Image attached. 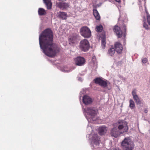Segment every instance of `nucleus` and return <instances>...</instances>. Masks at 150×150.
I'll list each match as a JSON object with an SVG mask.
<instances>
[{
	"label": "nucleus",
	"instance_id": "1",
	"mask_svg": "<svg viewBox=\"0 0 150 150\" xmlns=\"http://www.w3.org/2000/svg\"><path fill=\"white\" fill-rule=\"evenodd\" d=\"M39 42L43 52L50 57L54 56L59 50L56 45L53 43L52 33L49 29L45 30L40 35Z\"/></svg>",
	"mask_w": 150,
	"mask_h": 150
},
{
	"label": "nucleus",
	"instance_id": "2",
	"mask_svg": "<svg viewBox=\"0 0 150 150\" xmlns=\"http://www.w3.org/2000/svg\"><path fill=\"white\" fill-rule=\"evenodd\" d=\"M128 129L127 123L123 120H119L114 125V127L110 131L111 135L115 137H119L120 135L127 131Z\"/></svg>",
	"mask_w": 150,
	"mask_h": 150
},
{
	"label": "nucleus",
	"instance_id": "3",
	"mask_svg": "<svg viewBox=\"0 0 150 150\" xmlns=\"http://www.w3.org/2000/svg\"><path fill=\"white\" fill-rule=\"evenodd\" d=\"M84 114L88 122L93 123L100 122L99 118L97 116L98 110L95 108L88 107L84 110Z\"/></svg>",
	"mask_w": 150,
	"mask_h": 150
},
{
	"label": "nucleus",
	"instance_id": "4",
	"mask_svg": "<svg viewBox=\"0 0 150 150\" xmlns=\"http://www.w3.org/2000/svg\"><path fill=\"white\" fill-rule=\"evenodd\" d=\"M121 146L123 150H132L134 145L131 138L127 137L125 138L122 141Z\"/></svg>",
	"mask_w": 150,
	"mask_h": 150
},
{
	"label": "nucleus",
	"instance_id": "5",
	"mask_svg": "<svg viewBox=\"0 0 150 150\" xmlns=\"http://www.w3.org/2000/svg\"><path fill=\"white\" fill-rule=\"evenodd\" d=\"M89 140L91 143L93 145V148H95L94 150H97L96 148H98L100 143V138L97 134H94L92 132V134L89 136Z\"/></svg>",
	"mask_w": 150,
	"mask_h": 150
},
{
	"label": "nucleus",
	"instance_id": "6",
	"mask_svg": "<svg viewBox=\"0 0 150 150\" xmlns=\"http://www.w3.org/2000/svg\"><path fill=\"white\" fill-rule=\"evenodd\" d=\"M79 47L80 50L84 52H86L90 48V44L88 41L86 39H84L81 41Z\"/></svg>",
	"mask_w": 150,
	"mask_h": 150
},
{
	"label": "nucleus",
	"instance_id": "7",
	"mask_svg": "<svg viewBox=\"0 0 150 150\" xmlns=\"http://www.w3.org/2000/svg\"><path fill=\"white\" fill-rule=\"evenodd\" d=\"M80 33L82 36L86 38H89L91 35L90 30L86 26H83L80 29Z\"/></svg>",
	"mask_w": 150,
	"mask_h": 150
},
{
	"label": "nucleus",
	"instance_id": "8",
	"mask_svg": "<svg viewBox=\"0 0 150 150\" xmlns=\"http://www.w3.org/2000/svg\"><path fill=\"white\" fill-rule=\"evenodd\" d=\"M95 82L97 84H99L100 85L104 88L110 89V83L107 81L103 80L100 78H97L95 79Z\"/></svg>",
	"mask_w": 150,
	"mask_h": 150
},
{
	"label": "nucleus",
	"instance_id": "9",
	"mask_svg": "<svg viewBox=\"0 0 150 150\" xmlns=\"http://www.w3.org/2000/svg\"><path fill=\"white\" fill-rule=\"evenodd\" d=\"M75 63L76 65L81 66L84 64L85 60L84 58L83 57H79L74 59Z\"/></svg>",
	"mask_w": 150,
	"mask_h": 150
},
{
	"label": "nucleus",
	"instance_id": "10",
	"mask_svg": "<svg viewBox=\"0 0 150 150\" xmlns=\"http://www.w3.org/2000/svg\"><path fill=\"white\" fill-rule=\"evenodd\" d=\"M83 102L85 105H87L91 103L92 100L90 97L85 95L83 98Z\"/></svg>",
	"mask_w": 150,
	"mask_h": 150
},
{
	"label": "nucleus",
	"instance_id": "11",
	"mask_svg": "<svg viewBox=\"0 0 150 150\" xmlns=\"http://www.w3.org/2000/svg\"><path fill=\"white\" fill-rule=\"evenodd\" d=\"M57 5L59 8L62 9H66L69 6V5L68 3L64 2L57 3Z\"/></svg>",
	"mask_w": 150,
	"mask_h": 150
},
{
	"label": "nucleus",
	"instance_id": "12",
	"mask_svg": "<svg viewBox=\"0 0 150 150\" xmlns=\"http://www.w3.org/2000/svg\"><path fill=\"white\" fill-rule=\"evenodd\" d=\"M113 30L118 38L122 37V32L120 28L118 26L115 25L113 29Z\"/></svg>",
	"mask_w": 150,
	"mask_h": 150
},
{
	"label": "nucleus",
	"instance_id": "13",
	"mask_svg": "<svg viewBox=\"0 0 150 150\" xmlns=\"http://www.w3.org/2000/svg\"><path fill=\"white\" fill-rule=\"evenodd\" d=\"M115 48L116 51L118 53L121 52L123 47L122 45L119 42H117L115 44Z\"/></svg>",
	"mask_w": 150,
	"mask_h": 150
},
{
	"label": "nucleus",
	"instance_id": "14",
	"mask_svg": "<svg viewBox=\"0 0 150 150\" xmlns=\"http://www.w3.org/2000/svg\"><path fill=\"white\" fill-rule=\"evenodd\" d=\"M107 131V127L104 126L99 127L98 129V132L100 135H103L105 134Z\"/></svg>",
	"mask_w": 150,
	"mask_h": 150
},
{
	"label": "nucleus",
	"instance_id": "15",
	"mask_svg": "<svg viewBox=\"0 0 150 150\" xmlns=\"http://www.w3.org/2000/svg\"><path fill=\"white\" fill-rule=\"evenodd\" d=\"M57 16L63 19H66L67 17V14L66 13L60 11L57 13Z\"/></svg>",
	"mask_w": 150,
	"mask_h": 150
},
{
	"label": "nucleus",
	"instance_id": "16",
	"mask_svg": "<svg viewBox=\"0 0 150 150\" xmlns=\"http://www.w3.org/2000/svg\"><path fill=\"white\" fill-rule=\"evenodd\" d=\"M69 43L71 45H73L77 42L76 38L75 37H71L69 39Z\"/></svg>",
	"mask_w": 150,
	"mask_h": 150
},
{
	"label": "nucleus",
	"instance_id": "17",
	"mask_svg": "<svg viewBox=\"0 0 150 150\" xmlns=\"http://www.w3.org/2000/svg\"><path fill=\"white\" fill-rule=\"evenodd\" d=\"M48 9H50L52 6V3L50 0H43Z\"/></svg>",
	"mask_w": 150,
	"mask_h": 150
},
{
	"label": "nucleus",
	"instance_id": "18",
	"mask_svg": "<svg viewBox=\"0 0 150 150\" xmlns=\"http://www.w3.org/2000/svg\"><path fill=\"white\" fill-rule=\"evenodd\" d=\"M115 52V50L114 48L113 47L110 48L108 50V54L109 55L112 56Z\"/></svg>",
	"mask_w": 150,
	"mask_h": 150
},
{
	"label": "nucleus",
	"instance_id": "19",
	"mask_svg": "<svg viewBox=\"0 0 150 150\" xmlns=\"http://www.w3.org/2000/svg\"><path fill=\"white\" fill-rule=\"evenodd\" d=\"M93 15L97 20H99L100 19V15L97 10L94 9L93 10Z\"/></svg>",
	"mask_w": 150,
	"mask_h": 150
},
{
	"label": "nucleus",
	"instance_id": "20",
	"mask_svg": "<svg viewBox=\"0 0 150 150\" xmlns=\"http://www.w3.org/2000/svg\"><path fill=\"white\" fill-rule=\"evenodd\" d=\"M38 12L39 15L40 16L45 15L46 13L45 11L42 8H39L38 10Z\"/></svg>",
	"mask_w": 150,
	"mask_h": 150
},
{
	"label": "nucleus",
	"instance_id": "21",
	"mask_svg": "<svg viewBox=\"0 0 150 150\" xmlns=\"http://www.w3.org/2000/svg\"><path fill=\"white\" fill-rule=\"evenodd\" d=\"M129 107L131 109H134L135 107V104L134 101L130 99L129 100Z\"/></svg>",
	"mask_w": 150,
	"mask_h": 150
},
{
	"label": "nucleus",
	"instance_id": "22",
	"mask_svg": "<svg viewBox=\"0 0 150 150\" xmlns=\"http://www.w3.org/2000/svg\"><path fill=\"white\" fill-rule=\"evenodd\" d=\"M133 97L134 100L137 104H140L141 103V101L137 95Z\"/></svg>",
	"mask_w": 150,
	"mask_h": 150
},
{
	"label": "nucleus",
	"instance_id": "23",
	"mask_svg": "<svg viewBox=\"0 0 150 150\" xmlns=\"http://www.w3.org/2000/svg\"><path fill=\"white\" fill-rule=\"evenodd\" d=\"M103 29V27L102 26L100 25H97L96 28V31L98 32H101Z\"/></svg>",
	"mask_w": 150,
	"mask_h": 150
},
{
	"label": "nucleus",
	"instance_id": "24",
	"mask_svg": "<svg viewBox=\"0 0 150 150\" xmlns=\"http://www.w3.org/2000/svg\"><path fill=\"white\" fill-rule=\"evenodd\" d=\"M72 69L68 68L67 67H65L62 69V71L65 72H69L72 71Z\"/></svg>",
	"mask_w": 150,
	"mask_h": 150
},
{
	"label": "nucleus",
	"instance_id": "25",
	"mask_svg": "<svg viewBox=\"0 0 150 150\" xmlns=\"http://www.w3.org/2000/svg\"><path fill=\"white\" fill-rule=\"evenodd\" d=\"M147 19L148 22L150 25V15L149 14L148 11L146 10V7H145Z\"/></svg>",
	"mask_w": 150,
	"mask_h": 150
},
{
	"label": "nucleus",
	"instance_id": "26",
	"mask_svg": "<svg viewBox=\"0 0 150 150\" xmlns=\"http://www.w3.org/2000/svg\"><path fill=\"white\" fill-rule=\"evenodd\" d=\"M106 45L105 39V38H103L101 40V46L102 48L104 49Z\"/></svg>",
	"mask_w": 150,
	"mask_h": 150
},
{
	"label": "nucleus",
	"instance_id": "27",
	"mask_svg": "<svg viewBox=\"0 0 150 150\" xmlns=\"http://www.w3.org/2000/svg\"><path fill=\"white\" fill-rule=\"evenodd\" d=\"M142 64H146L148 62V60L146 58H142Z\"/></svg>",
	"mask_w": 150,
	"mask_h": 150
},
{
	"label": "nucleus",
	"instance_id": "28",
	"mask_svg": "<svg viewBox=\"0 0 150 150\" xmlns=\"http://www.w3.org/2000/svg\"><path fill=\"white\" fill-rule=\"evenodd\" d=\"M132 93L133 97L137 96L136 93V89L133 90L132 91Z\"/></svg>",
	"mask_w": 150,
	"mask_h": 150
},
{
	"label": "nucleus",
	"instance_id": "29",
	"mask_svg": "<svg viewBox=\"0 0 150 150\" xmlns=\"http://www.w3.org/2000/svg\"><path fill=\"white\" fill-rule=\"evenodd\" d=\"M143 26L146 29H148V26L147 24L145 23V22H144Z\"/></svg>",
	"mask_w": 150,
	"mask_h": 150
},
{
	"label": "nucleus",
	"instance_id": "30",
	"mask_svg": "<svg viewBox=\"0 0 150 150\" xmlns=\"http://www.w3.org/2000/svg\"><path fill=\"white\" fill-rule=\"evenodd\" d=\"M89 125V124H88V125L87 128V130H89L92 131L93 130L92 129V127H91V125Z\"/></svg>",
	"mask_w": 150,
	"mask_h": 150
},
{
	"label": "nucleus",
	"instance_id": "31",
	"mask_svg": "<svg viewBox=\"0 0 150 150\" xmlns=\"http://www.w3.org/2000/svg\"><path fill=\"white\" fill-rule=\"evenodd\" d=\"M148 110H147L146 109H145L144 111L145 113H147L148 112Z\"/></svg>",
	"mask_w": 150,
	"mask_h": 150
},
{
	"label": "nucleus",
	"instance_id": "32",
	"mask_svg": "<svg viewBox=\"0 0 150 150\" xmlns=\"http://www.w3.org/2000/svg\"><path fill=\"white\" fill-rule=\"evenodd\" d=\"M111 150H118L117 149H116L112 148V149H111Z\"/></svg>",
	"mask_w": 150,
	"mask_h": 150
},
{
	"label": "nucleus",
	"instance_id": "33",
	"mask_svg": "<svg viewBox=\"0 0 150 150\" xmlns=\"http://www.w3.org/2000/svg\"><path fill=\"white\" fill-rule=\"evenodd\" d=\"M78 80L79 81H82L81 78L79 77L78 78Z\"/></svg>",
	"mask_w": 150,
	"mask_h": 150
},
{
	"label": "nucleus",
	"instance_id": "34",
	"mask_svg": "<svg viewBox=\"0 0 150 150\" xmlns=\"http://www.w3.org/2000/svg\"><path fill=\"white\" fill-rule=\"evenodd\" d=\"M123 28L125 30H125H126V28H125V26H124L123 27Z\"/></svg>",
	"mask_w": 150,
	"mask_h": 150
},
{
	"label": "nucleus",
	"instance_id": "35",
	"mask_svg": "<svg viewBox=\"0 0 150 150\" xmlns=\"http://www.w3.org/2000/svg\"><path fill=\"white\" fill-rule=\"evenodd\" d=\"M144 1L145 0H144Z\"/></svg>",
	"mask_w": 150,
	"mask_h": 150
}]
</instances>
